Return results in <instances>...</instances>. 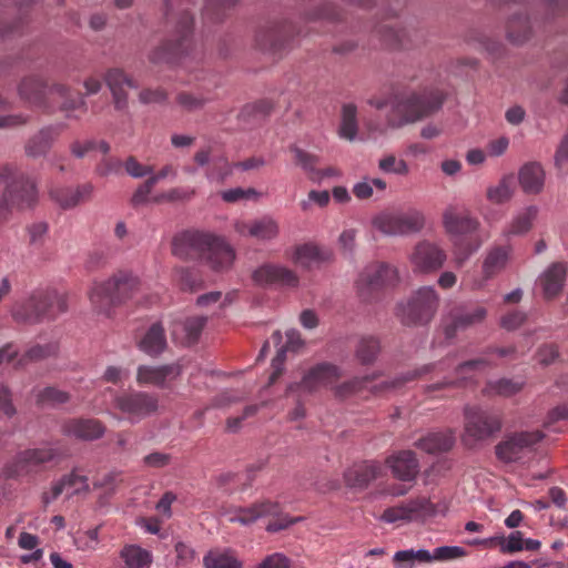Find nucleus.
Masks as SVG:
<instances>
[{"mask_svg":"<svg viewBox=\"0 0 568 568\" xmlns=\"http://www.w3.org/2000/svg\"><path fill=\"white\" fill-rule=\"evenodd\" d=\"M172 253L182 260H201L216 272L229 270L235 260L234 248L224 237L197 230L178 234L172 242Z\"/></svg>","mask_w":568,"mask_h":568,"instance_id":"1","label":"nucleus"},{"mask_svg":"<svg viewBox=\"0 0 568 568\" xmlns=\"http://www.w3.org/2000/svg\"><path fill=\"white\" fill-rule=\"evenodd\" d=\"M442 220L455 263L462 266L483 245L484 240L478 234L480 222L467 209L453 204L444 210Z\"/></svg>","mask_w":568,"mask_h":568,"instance_id":"2","label":"nucleus"},{"mask_svg":"<svg viewBox=\"0 0 568 568\" xmlns=\"http://www.w3.org/2000/svg\"><path fill=\"white\" fill-rule=\"evenodd\" d=\"M18 93L26 103L43 110L59 108L71 116V112H85V101L82 97L72 98L69 87L61 83L48 84L41 78L30 75L22 79Z\"/></svg>","mask_w":568,"mask_h":568,"instance_id":"3","label":"nucleus"},{"mask_svg":"<svg viewBox=\"0 0 568 568\" xmlns=\"http://www.w3.org/2000/svg\"><path fill=\"white\" fill-rule=\"evenodd\" d=\"M444 99L443 92L438 89L396 94L392 103V111L387 116V125L392 129H399L417 122L439 110Z\"/></svg>","mask_w":568,"mask_h":568,"instance_id":"4","label":"nucleus"},{"mask_svg":"<svg viewBox=\"0 0 568 568\" xmlns=\"http://www.w3.org/2000/svg\"><path fill=\"white\" fill-rule=\"evenodd\" d=\"M140 288V281L131 273L119 271L103 282L95 283L89 298L93 307L106 316L113 307L134 297Z\"/></svg>","mask_w":568,"mask_h":568,"instance_id":"5","label":"nucleus"},{"mask_svg":"<svg viewBox=\"0 0 568 568\" xmlns=\"http://www.w3.org/2000/svg\"><path fill=\"white\" fill-rule=\"evenodd\" d=\"M164 6L168 22L174 24L175 39L166 41L150 54V60L154 63H173L186 53L193 31V16L189 11L180 9L176 13L173 12L172 0H164Z\"/></svg>","mask_w":568,"mask_h":568,"instance_id":"6","label":"nucleus"},{"mask_svg":"<svg viewBox=\"0 0 568 568\" xmlns=\"http://www.w3.org/2000/svg\"><path fill=\"white\" fill-rule=\"evenodd\" d=\"M503 428L499 413L478 406H466L464 409V434L462 442L467 448L494 438Z\"/></svg>","mask_w":568,"mask_h":568,"instance_id":"7","label":"nucleus"},{"mask_svg":"<svg viewBox=\"0 0 568 568\" xmlns=\"http://www.w3.org/2000/svg\"><path fill=\"white\" fill-rule=\"evenodd\" d=\"M271 518L266 526L268 532H277L302 520V517H290L283 514L278 503L265 499L247 507H235L229 511V520L241 525H250L260 518Z\"/></svg>","mask_w":568,"mask_h":568,"instance_id":"8","label":"nucleus"},{"mask_svg":"<svg viewBox=\"0 0 568 568\" xmlns=\"http://www.w3.org/2000/svg\"><path fill=\"white\" fill-rule=\"evenodd\" d=\"M0 187L3 189L0 205L7 210L30 207L37 201L34 183L22 172L9 166L0 169Z\"/></svg>","mask_w":568,"mask_h":568,"instance_id":"9","label":"nucleus"},{"mask_svg":"<svg viewBox=\"0 0 568 568\" xmlns=\"http://www.w3.org/2000/svg\"><path fill=\"white\" fill-rule=\"evenodd\" d=\"M438 300L433 287H422L406 303L398 304L396 315L404 325H426L437 311Z\"/></svg>","mask_w":568,"mask_h":568,"instance_id":"10","label":"nucleus"},{"mask_svg":"<svg viewBox=\"0 0 568 568\" xmlns=\"http://www.w3.org/2000/svg\"><path fill=\"white\" fill-rule=\"evenodd\" d=\"M373 225L385 235L404 236L420 232L425 226V215L415 207L384 211L373 219Z\"/></svg>","mask_w":568,"mask_h":568,"instance_id":"11","label":"nucleus"},{"mask_svg":"<svg viewBox=\"0 0 568 568\" xmlns=\"http://www.w3.org/2000/svg\"><path fill=\"white\" fill-rule=\"evenodd\" d=\"M113 407L123 419L136 424L158 410L159 398L146 392H126L114 397Z\"/></svg>","mask_w":568,"mask_h":568,"instance_id":"12","label":"nucleus"},{"mask_svg":"<svg viewBox=\"0 0 568 568\" xmlns=\"http://www.w3.org/2000/svg\"><path fill=\"white\" fill-rule=\"evenodd\" d=\"M57 456L58 450L52 447L21 450L4 465L2 476L4 479H17L36 474L42 465L52 462Z\"/></svg>","mask_w":568,"mask_h":568,"instance_id":"13","label":"nucleus"},{"mask_svg":"<svg viewBox=\"0 0 568 568\" xmlns=\"http://www.w3.org/2000/svg\"><path fill=\"white\" fill-rule=\"evenodd\" d=\"M539 430L519 432L507 435L495 447L496 457L506 464L521 463L530 457L534 447L542 439Z\"/></svg>","mask_w":568,"mask_h":568,"instance_id":"14","label":"nucleus"},{"mask_svg":"<svg viewBox=\"0 0 568 568\" xmlns=\"http://www.w3.org/2000/svg\"><path fill=\"white\" fill-rule=\"evenodd\" d=\"M439 513L438 506L426 497H417L406 503L386 508L379 517V520L386 524H396L399 521H412L414 519L433 517Z\"/></svg>","mask_w":568,"mask_h":568,"instance_id":"15","label":"nucleus"},{"mask_svg":"<svg viewBox=\"0 0 568 568\" xmlns=\"http://www.w3.org/2000/svg\"><path fill=\"white\" fill-rule=\"evenodd\" d=\"M294 27L291 22H271L258 29L255 36L256 47L272 54H281L293 39Z\"/></svg>","mask_w":568,"mask_h":568,"instance_id":"16","label":"nucleus"},{"mask_svg":"<svg viewBox=\"0 0 568 568\" xmlns=\"http://www.w3.org/2000/svg\"><path fill=\"white\" fill-rule=\"evenodd\" d=\"M408 258L413 272L429 274L443 267L447 254L438 244L423 240L414 246Z\"/></svg>","mask_w":568,"mask_h":568,"instance_id":"17","label":"nucleus"},{"mask_svg":"<svg viewBox=\"0 0 568 568\" xmlns=\"http://www.w3.org/2000/svg\"><path fill=\"white\" fill-rule=\"evenodd\" d=\"M397 270L388 264L371 265L359 275L356 283L358 294L363 300L373 298V293L379 288L393 285L397 281Z\"/></svg>","mask_w":568,"mask_h":568,"instance_id":"18","label":"nucleus"},{"mask_svg":"<svg viewBox=\"0 0 568 568\" xmlns=\"http://www.w3.org/2000/svg\"><path fill=\"white\" fill-rule=\"evenodd\" d=\"M487 316L483 306L460 307L453 310L444 320L443 328L447 339H453L459 332H464L481 322Z\"/></svg>","mask_w":568,"mask_h":568,"instance_id":"19","label":"nucleus"},{"mask_svg":"<svg viewBox=\"0 0 568 568\" xmlns=\"http://www.w3.org/2000/svg\"><path fill=\"white\" fill-rule=\"evenodd\" d=\"M253 282L258 286L280 285L285 287H296L298 276L292 270L274 264H264L256 268L252 274Z\"/></svg>","mask_w":568,"mask_h":568,"instance_id":"20","label":"nucleus"},{"mask_svg":"<svg viewBox=\"0 0 568 568\" xmlns=\"http://www.w3.org/2000/svg\"><path fill=\"white\" fill-rule=\"evenodd\" d=\"M235 231L242 236L254 237L258 241H272L280 233V225L275 219L264 215L252 221H237Z\"/></svg>","mask_w":568,"mask_h":568,"instance_id":"21","label":"nucleus"},{"mask_svg":"<svg viewBox=\"0 0 568 568\" xmlns=\"http://www.w3.org/2000/svg\"><path fill=\"white\" fill-rule=\"evenodd\" d=\"M106 83L113 99L114 108L123 111L128 108L126 88H138L136 82L120 68H111L104 74Z\"/></svg>","mask_w":568,"mask_h":568,"instance_id":"22","label":"nucleus"},{"mask_svg":"<svg viewBox=\"0 0 568 568\" xmlns=\"http://www.w3.org/2000/svg\"><path fill=\"white\" fill-rule=\"evenodd\" d=\"M385 464L400 481H414L419 473L418 459L412 450L394 453L386 458Z\"/></svg>","mask_w":568,"mask_h":568,"instance_id":"23","label":"nucleus"},{"mask_svg":"<svg viewBox=\"0 0 568 568\" xmlns=\"http://www.w3.org/2000/svg\"><path fill=\"white\" fill-rule=\"evenodd\" d=\"M382 473L383 467L379 463L364 460L351 466L344 473V480L348 487L363 489L377 479Z\"/></svg>","mask_w":568,"mask_h":568,"instance_id":"24","label":"nucleus"},{"mask_svg":"<svg viewBox=\"0 0 568 568\" xmlns=\"http://www.w3.org/2000/svg\"><path fill=\"white\" fill-rule=\"evenodd\" d=\"M341 369L329 363H321L312 367L303 377L300 385L304 390L313 392L322 386H328L341 378Z\"/></svg>","mask_w":568,"mask_h":568,"instance_id":"25","label":"nucleus"},{"mask_svg":"<svg viewBox=\"0 0 568 568\" xmlns=\"http://www.w3.org/2000/svg\"><path fill=\"white\" fill-rule=\"evenodd\" d=\"M567 275L568 264L565 262H554L542 272L539 284L546 300H552L561 293Z\"/></svg>","mask_w":568,"mask_h":568,"instance_id":"26","label":"nucleus"},{"mask_svg":"<svg viewBox=\"0 0 568 568\" xmlns=\"http://www.w3.org/2000/svg\"><path fill=\"white\" fill-rule=\"evenodd\" d=\"M72 489L71 495L89 491L88 477L77 474L75 469L70 474L62 476L54 481L49 491L42 494V504L48 506L55 500L62 493Z\"/></svg>","mask_w":568,"mask_h":568,"instance_id":"27","label":"nucleus"},{"mask_svg":"<svg viewBox=\"0 0 568 568\" xmlns=\"http://www.w3.org/2000/svg\"><path fill=\"white\" fill-rule=\"evenodd\" d=\"M105 427L94 418H72L62 426V433L81 440H94L103 436Z\"/></svg>","mask_w":568,"mask_h":568,"instance_id":"28","label":"nucleus"},{"mask_svg":"<svg viewBox=\"0 0 568 568\" xmlns=\"http://www.w3.org/2000/svg\"><path fill=\"white\" fill-rule=\"evenodd\" d=\"M45 295L34 290L26 300L16 301L11 306V316L20 324H38L40 322L37 303L45 302Z\"/></svg>","mask_w":568,"mask_h":568,"instance_id":"29","label":"nucleus"},{"mask_svg":"<svg viewBox=\"0 0 568 568\" xmlns=\"http://www.w3.org/2000/svg\"><path fill=\"white\" fill-rule=\"evenodd\" d=\"M64 125H51L41 129L32 135L26 143V154L30 158H39L45 155L51 149L53 142L63 131Z\"/></svg>","mask_w":568,"mask_h":568,"instance_id":"30","label":"nucleus"},{"mask_svg":"<svg viewBox=\"0 0 568 568\" xmlns=\"http://www.w3.org/2000/svg\"><path fill=\"white\" fill-rule=\"evenodd\" d=\"M38 292L45 295V302L37 303L40 322L45 320L53 321L68 311V296L65 293H60L53 288H38Z\"/></svg>","mask_w":568,"mask_h":568,"instance_id":"31","label":"nucleus"},{"mask_svg":"<svg viewBox=\"0 0 568 568\" xmlns=\"http://www.w3.org/2000/svg\"><path fill=\"white\" fill-rule=\"evenodd\" d=\"M181 374L179 364H168L162 366L141 365L138 368L136 382L140 385H164L168 378L173 379Z\"/></svg>","mask_w":568,"mask_h":568,"instance_id":"32","label":"nucleus"},{"mask_svg":"<svg viewBox=\"0 0 568 568\" xmlns=\"http://www.w3.org/2000/svg\"><path fill=\"white\" fill-rule=\"evenodd\" d=\"M333 252L329 248L306 243L295 247L292 261L303 267L311 268L314 265L331 261Z\"/></svg>","mask_w":568,"mask_h":568,"instance_id":"33","label":"nucleus"},{"mask_svg":"<svg viewBox=\"0 0 568 568\" xmlns=\"http://www.w3.org/2000/svg\"><path fill=\"white\" fill-rule=\"evenodd\" d=\"M93 192V185L85 183L73 187H54L50 191L51 199L63 209H71L81 201L88 200Z\"/></svg>","mask_w":568,"mask_h":568,"instance_id":"34","label":"nucleus"},{"mask_svg":"<svg viewBox=\"0 0 568 568\" xmlns=\"http://www.w3.org/2000/svg\"><path fill=\"white\" fill-rule=\"evenodd\" d=\"M206 318L203 316L189 317L183 322H175L172 328V337L181 344L191 345L197 342Z\"/></svg>","mask_w":568,"mask_h":568,"instance_id":"35","label":"nucleus"},{"mask_svg":"<svg viewBox=\"0 0 568 568\" xmlns=\"http://www.w3.org/2000/svg\"><path fill=\"white\" fill-rule=\"evenodd\" d=\"M166 345L165 329L161 322L153 323L138 343L139 348L150 356L160 355Z\"/></svg>","mask_w":568,"mask_h":568,"instance_id":"36","label":"nucleus"},{"mask_svg":"<svg viewBox=\"0 0 568 568\" xmlns=\"http://www.w3.org/2000/svg\"><path fill=\"white\" fill-rule=\"evenodd\" d=\"M518 180L525 193L538 194L545 184V171L539 163H527L520 169Z\"/></svg>","mask_w":568,"mask_h":568,"instance_id":"37","label":"nucleus"},{"mask_svg":"<svg viewBox=\"0 0 568 568\" xmlns=\"http://www.w3.org/2000/svg\"><path fill=\"white\" fill-rule=\"evenodd\" d=\"M455 444V434L452 429L429 433L416 442V447L428 453L436 454L448 452Z\"/></svg>","mask_w":568,"mask_h":568,"instance_id":"38","label":"nucleus"},{"mask_svg":"<svg viewBox=\"0 0 568 568\" xmlns=\"http://www.w3.org/2000/svg\"><path fill=\"white\" fill-rule=\"evenodd\" d=\"M539 209L536 205H529L514 215L511 221L504 230L506 236L524 235L528 233L537 219Z\"/></svg>","mask_w":568,"mask_h":568,"instance_id":"39","label":"nucleus"},{"mask_svg":"<svg viewBox=\"0 0 568 568\" xmlns=\"http://www.w3.org/2000/svg\"><path fill=\"white\" fill-rule=\"evenodd\" d=\"M304 342L301 337L300 332L295 329H291L286 332V343L285 345L277 352L276 356L272 361L273 373L270 376V384H274L276 379L281 376L283 372V365L285 361V352L292 351L295 352L303 346Z\"/></svg>","mask_w":568,"mask_h":568,"instance_id":"40","label":"nucleus"},{"mask_svg":"<svg viewBox=\"0 0 568 568\" xmlns=\"http://www.w3.org/2000/svg\"><path fill=\"white\" fill-rule=\"evenodd\" d=\"M532 33L529 18L525 14H514L506 24L507 39L515 44L526 42Z\"/></svg>","mask_w":568,"mask_h":568,"instance_id":"41","label":"nucleus"},{"mask_svg":"<svg viewBox=\"0 0 568 568\" xmlns=\"http://www.w3.org/2000/svg\"><path fill=\"white\" fill-rule=\"evenodd\" d=\"M437 367H438V364H426L413 372H408V373L403 374L398 377H395L390 381H385L379 384H375L371 387V389L376 394L384 393L389 389H397L400 386H403L405 383L420 378V377L429 374Z\"/></svg>","mask_w":568,"mask_h":568,"instance_id":"42","label":"nucleus"},{"mask_svg":"<svg viewBox=\"0 0 568 568\" xmlns=\"http://www.w3.org/2000/svg\"><path fill=\"white\" fill-rule=\"evenodd\" d=\"M510 247L496 246L491 248L483 263L484 281H487L498 274L507 264Z\"/></svg>","mask_w":568,"mask_h":568,"instance_id":"43","label":"nucleus"},{"mask_svg":"<svg viewBox=\"0 0 568 568\" xmlns=\"http://www.w3.org/2000/svg\"><path fill=\"white\" fill-rule=\"evenodd\" d=\"M205 568H242V561L231 549H212L203 558Z\"/></svg>","mask_w":568,"mask_h":568,"instance_id":"44","label":"nucleus"},{"mask_svg":"<svg viewBox=\"0 0 568 568\" xmlns=\"http://www.w3.org/2000/svg\"><path fill=\"white\" fill-rule=\"evenodd\" d=\"M430 552L426 549L398 550L393 556L395 568H414L416 564H429Z\"/></svg>","mask_w":568,"mask_h":568,"instance_id":"45","label":"nucleus"},{"mask_svg":"<svg viewBox=\"0 0 568 568\" xmlns=\"http://www.w3.org/2000/svg\"><path fill=\"white\" fill-rule=\"evenodd\" d=\"M381 352V342L372 335L362 336L356 345L355 356L362 365L374 363Z\"/></svg>","mask_w":568,"mask_h":568,"instance_id":"46","label":"nucleus"},{"mask_svg":"<svg viewBox=\"0 0 568 568\" xmlns=\"http://www.w3.org/2000/svg\"><path fill=\"white\" fill-rule=\"evenodd\" d=\"M358 131L357 108L353 103L344 104L342 108V119L339 125V136L353 141Z\"/></svg>","mask_w":568,"mask_h":568,"instance_id":"47","label":"nucleus"},{"mask_svg":"<svg viewBox=\"0 0 568 568\" xmlns=\"http://www.w3.org/2000/svg\"><path fill=\"white\" fill-rule=\"evenodd\" d=\"M121 557L126 568H150L152 562V555L135 545L124 547L121 551Z\"/></svg>","mask_w":568,"mask_h":568,"instance_id":"48","label":"nucleus"},{"mask_svg":"<svg viewBox=\"0 0 568 568\" xmlns=\"http://www.w3.org/2000/svg\"><path fill=\"white\" fill-rule=\"evenodd\" d=\"M515 178L513 175L504 176L497 185L487 190V199L495 204L508 202L514 194Z\"/></svg>","mask_w":568,"mask_h":568,"instance_id":"49","label":"nucleus"},{"mask_svg":"<svg viewBox=\"0 0 568 568\" xmlns=\"http://www.w3.org/2000/svg\"><path fill=\"white\" fill-rule=\"evenodd\" d=\"M376 375H365L363 377H354L351 381L344 382L341 385L335 387V395L339 398H346L354 394L361 393L363 389L367 388L368 385L376 379Z\"/></svg>","mask_w":568,"mask_h":568,"instance_id":"50","label":"nucleus"},{"mask_svg":"<svg viewBox=\"0 0 568 568\" xmlns=\"http://www.w3.org/2000/svg\"><path fill=\"white\" fill-rule=\"evenodd\" d=\"M290 151L294 155L295 163L300 165L308 175L310 179H314V175L317 172V164L320 159L317 155L308 153L296 145H292Z\"/></svg>","mask_w":568,"mask_h":568,"instance_id":"51","label":"nucleus"},{"mask_svg":"<svg viewBox=\"0 0 568 568\" xmlns=\"http://www.w3.org/2000/svg\"><path fill=\"white\" fill-rule=\"evenodd\" d=\"M239 0H205L203 17L213 22L223 19L225 12L231 9Z\"/></svg>","mask_w":568,"mask_h":568,"instance_id":"52","label":"nucleus"},{"mask_svg":"<svg viewBox=\"0 0 568 568\" xmlns=\"http://www.w3.org/2000/svg\"><path fill=\"white\" fill-rule=\"evenodd\" d=\"M523 383L515 382L508 378H501L496 382H489L485 388L487 395H499L509 397L515 395L523 388Z\"/></svg>","mask_w":568,"mask_h":568,"instance_id":"53","label":"nucleus"},{"mask_svg":"<svg viewBox=\"0 0 568 568\" xmlns=\"http://www.w3.org/2000/svg\"><path fill=\"white\" fill-rule=\"evenodd\" d=\"M374 189L384 192L386 182L382 179H365L353 186V194L359 200H367L373 196Z\"/></svg>","mask_w":568,"mask_h":568,"instance_id":"54","label":"nucleus"},{"mask_svg":"<svg viewBox=\"0 0 568 568\" xmlns=\"http://www.w3.org/2000/svg\"><path fill=\"white\" fill-rule=\"evenodd\" d=\"M57 352L58 346L53 343L36 345L26 352V354L19 359L18 364L19 366H24L30 362H36L53 356L57 354Z\"/></svg>","mask_w":568,"mask_h":568,"instance_id":"55","label":"nucleus"},{"mask_svg":"<svg viewBox=\"0 0 568 568\" xmlns=\"http://www.w3.org/2000/svg\"><path fill=\"white\" fill-rule=\"evenodd\" d=\"M69 399V393L60 390L55 387H45L37 394V404L42 406H55L67 403Z\"/></svg>","mask_w":568,"mask_h":568,"instance_id":"56","label":"nucleus"},{"mask_svg":"<svg viewBox=\"0 0 568 568\" xmlns=\"http://www.w3.org/2000/svg\"><path fill=\"white\" fill-rule=\"evenodd\" d=\"M175 101L183 110L193 112L202 109L207 103L209 99L182 91L176 94Z\"/></svg>","mask_w":568,"mask_h":568,"instance_id":"57","label":"nucleus"},{"mask_svg":"<svg viewBox=\"0 0 568 568\" xmlns=\"http://www.w3.org/2000/svg\"><path fill=\"white\" fill-rule=\"evenodd\" d=\"M382 37L392 48H407L405 30H398L390 24H385L382 27Z\"/></svg>","mask_w":568,"mask_h":568,"instance_id":"58","label":"nucleus"},{"mask_svg":"<svg viewBox=\"0 0 568 568\" xmlns=\"http://www.w3.org/2000/svg\"><path fill=\"white\" fill-rule=\"evenodd\" d=\"M176 281L183 291H196L201 287V280L197 274L189 268H180L176 271Z\"/></svg>","mask_w":568,"mask_h":568,"instance_id":"59","label":"nucleus"},{"mask_svg":"<svg viewBox=\"0 0 568 568\" xmlns=\"http://www.w3.org/2000/svg\"><path fill=\"white\" fill-rule=\"evenodd\" d=\"M195 194L194 190L174 187L153 197L154 203L189 201Z\"/></svg>","mask_w":568,"mask_h":568,"instance_id":"60","label":"nucleus"},{"mask_svg":"<svg viewBox=\"0 0 568 568\" xmlns=\"http://www.w3.org/2000/svg\"><path fill=\"white\" fill-rule=\"evenodd\" d=\"M466 551L464 548L458 546H443L434 549L430 552V562L433 561H447L456 558L464 557Z\"/></svg>","mask_w":568,"mask_h":568,"instance_id":"61","label":"nucleus"},{"mask_svg":"<svg viewBox=\"0 0 568 568\" xmlns=\"http://www.w3.org/2000/svg\"><path fill=\"white\" fill-rule=\"evenodd\" d=\"M499 549L503 554H515L524 549V538L521 531H513L507 538L503 535Z\"/></svg>","mask_w":568,"mask_h":568,"instance_id":"62","label":"nucleus"},{"mask_svg":"<svg viewBox=\"0 0 568 568\" xmlns=\"http://www.w3.org/2000/svg\"><path fill=\"white\" fill-rule=\"evenodd\" d=\"M378 168L386 173H396L406 175L409 171L404 160H397L394 155H388L379 160Z\"/></svg>","mask_w":568,"mask_h":568,"instance_id":"63","label":"nucleus"},{"mask_svg":"<svg viewBox=\"0 0 568 568\" xmlns=\"http://www.w3.org/2000/svg\"><path fill=\"white\" fill-rule=\"evenodd\" d=\"M291 561L290 559L281 554L274 552L272 555L266 556L256 568H290Z\"/></svg>","mask_w":568,"mask_h":568,"instance_id":"64","label":"nucleus"}]
</instances>
